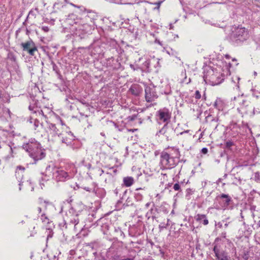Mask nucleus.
<instances>
[{
  "label": "nucleus",
  "instance_id": "f257e3e1",
  "mask_svg": "<svg viewBox=\"0 0 260 260\" xmlns=\"http://www.w3.org/2000/svg\"><path fill=\"white\" fill-rule=\"evenodd\" d=\"M45 173L46 176H52L57 182H64L71 178L67 172L54 166H47Z\"/></svg>",
  "mask_w": 260,
  "mask_h": 260
},
{
  "label": "nucleus",
  "instance_id": "f03ea898",
  "mask_svg": "<svg viewBox=\"0 0 260 260\" xmlns=\"http://www.w3.org/2000/svg\"><path fill=\"white\" fill-rule=\"evenodd\" d=\"M71 19H73L75 21L74 23H72L70 19H68L67 21L69 24L72 25L71 30L73 32V35L79 37L80 39L84 38V35L86 33V28L88 26L86 23H83L81 19L76 18L75 19V15L72 14L69 15Z\"/></svg>",
  "mask_w": 260,
  "mask_h": 260
},
{
  "label": "nucleus",
  "instance_id": "7ed1b4c3",
  "mask_svg": "<svg viewBox=\"0 0 260 260\" xmlns=\"http://www.w3.org/2000/svg\"><path fill=\"white\" fill-rule=\"evenodd\" d=\"M247 35V32L244 27H238L233 30L231 39L233 42L238 44L246 40Z\"/></svg>",
  "mask_w": 260,
  "mask_h": 260
},
{
  "label": "nucleus",
  "instance_id": "20e7f679",
  "mask_svg": "<svg viewBox=\"0 0 260 260\" xmlns=\"http://www.w3.org/2000/svg\"><path fill=\"white\" fill-rule=\"evenodd\" d=\"M160 161L162 166L166 168H172L175 166V162L173 157L167 152L163 151L160 155Z\"/></svg>",
  "mask_w": 260,
  "mask_h": 260
},
{
  "label": "nucleus",
  "instance_id": "39448f33",
  "mask_svg": "<svg viewBox=\"0 0 260 260\" xmlns=\"http://www.w3.org/2000/svg\"><path fill=\"white\" fill-rule=\"evenodd\" d=\"M20 45L24 51L27 52L31 56H34L35 52L38 51L37 46L31 40L24 43H22Z\"/></svg>",
  "mask_w": 260,
  "mask_h": 260
},
{
  "label": "nucleus",
  "instance_id": "423d86ee",
  "mask_svg": "<svg viewBox=\"0 0 260 260\" xmlns=\"http://www.w3.org/2000/svg\"><path fill=\"white\" fill-rule=\"evenodd\" d=\"M159 134L164 136L167 140H171L173 138L174 131L171 127H168L167 124H165L163 127L159 131L157 135L159 136Z\"/></svg>",
  "mask_w": 260,
  "mask_h": 260
},
{
  "label": "nucleus",
  "instance_id": "0eeeda50",
  "mask_svg": "<svg viewBox=\"0 0 260 260\" xmlns=\"http://www.w3.org/2000/svg\"><path fill=\"white\" fill-rule=\"evenodd\" d=\"M213 251L218 260H230V257L228 256V253L221 250L217 244L214 246Z\"/></svg>",
  "mask_w": 260,
  "mask_h": 260
},
{
  "label": "nucleus",
  "instance_id": "6e6552de",
  "mask_svg": "<svg viewBox=\"0 0 260 260\" xmlns=\"http://www.w3.org/2000/svg\"><path fill=\"white\" fill-rule=\"evenodd\" d=\"M145 99L147 102H151L154 101L158 97L153 88L146 87L145 89Z\"/></svg>",
  "mask_w": 260,
  "mask_h": 260
},
{
  "label": "nucleus",
  "instance_id": "1a4fd4ad",
  "mask_svg": "<svg viewBox=\"0 0 260 260\" xmlns=\"http://www.w3.org/2000/svg\"><path fill=\"white\" fill-rule=\"evenodd\" d=\"M171 113L167 108L160 109L157 112V116L159 120L163 122H167L171 118Z\"/></svg>",
  "mask_w": 260,
  "mask_h": 260
},
{
  "label": "nucleus",
  "instance_id": "9d476101",
  "mask_svg": "<svg viewBox=\"0 0 260 260\" xmlns=\"http://www.w3.org/2000/svg\"><path fill=\"white\" fill-rule=\"evenodd\" d=\"M234 101H237V102L241 106L240 108L243 110H245V113L248 114V111L246 110V108L249 105V102L245 99L243 95H239L237 98L235 97Z\"/></svg>",
  "mask_w": 260,
  "mask_h": 260
},
{
  "label": "nucleus",
  "instance_id": "9b49d317",
  "mask_svg": "<svg viewBox=\"0 0 260 260\" xmlns=\"http://www.w3.org/2000/svg\"><path fill=\"white\" fill-rule=\"evenodd\" d=\"M217 199L220 200L222 203V206L227 208L232 202V198L228 194L222 193L217 197Z\"/></svg>",
  "mask_w": 260,
  "mask_h": 260
},
{
  "label": "nucleus",
  "instance_id": "f8f14e48",
  "mask_svg": "<svg viewBox=\"0 0 260 260\" xmlns=\"http://www.w3.org/2000/svg\"><path fill=\"white\" fill-rule=\"evenodd\" d=\"M74 140L73 134L70 132H66L63 134L61 141L63 143L66 144L67 145L71 144L72 141Z\"/></svg>",
  "mask_w": 260,
  "mask_h": 260
},
{
  "label": "nucleus",
  "instance_id": "ddd939ff",
  "mask_svg": "<svg viewBox=\"0 0 260 260\" xmlns=\"http://www.w3.org/2000/svg\"><path fill=\"white\" fill-rule=\"evenodd\" d=\"M131 93L135 96H139L142 91V89L138 85H134L129 89Z\"/></svg>",
  "mask_w": 260,
  "mask_h": 260
},
{
  "label": "nucleus",
  "instance_id": "4468645a",
  "mask_svg": "<svg viewBox=\"0 0 260 260\" xmlns=\"http://www.w3.org/2000/svg\"><path fill=\"white\" fill-rule=\"evenodd\" d=\"M195 218L196 220L200 223L203 222V224L205 225H207L209 223L208 220L206 218V216L204 214H198Z\"/></svg>",
  "mask_w": 260,
  "mask_h": 260
},
{
  "label": "nucleus",
  "instance_id": "2eb2a0df",
  "mask_svg": "<svg viewBox=\"0 0 260 260\" xmlns=\"http://www.w3.org/2000/svg\"><path fill=\"white\" fill-rule=\"evenodd\" d=\"M79 220L77 217L76 218H74L73 219L71 220V222L72 224H74V229L76 231H80L81 229H82L81 226H79Z\"/></svg>",
  "mask_w": 260,
  "mask_h": 260
},
{
  "label": "nucleus",
  "instance_id": "dca6fc26",
  "mask_svg": "<svg viewBox=\"0 0 260 260\" xmlns=\"http://www.w3.org/2000/svg\"><path fill=\"white\" fill-rule=\"evenodd\" d=\"M124 184L127 186H131L134 183V179L132 177H126L123 178Z\"/></svg>",
  "mask_w": 260,
  "mask_h": 260
},
{
  "label": "nucleus",
  "instance_id": "f3484780",
  "mask_svg": "<svg viewBox=\"0 0 260 260\" xmlns=\"http://www.w3.org/2000/svg\"><path fill=\"white\" fill-rule=\"evenodd\" d=\"M49 128L50 129L52 130L56 134L58 135V136L60 135V134H59L58 133V129H57V128L55 124H50L49 125Z\"/></svg>",
  "mask_w": 260,
  "mask_h": 260
},
{
  "label": "nucleus",
  "instance_id": "a211bd4d",
  "mask_svg": "<svg viewBox=\"0 0 260 260\" xmlns=\"http://www.w3.org/2000/svg\"><path fill=\"white\" fill-rule=\"evenodd\" d=\"M41 220H42V222H43L45 223H48L49 222V219H48V217L45 214H43L41 215Z\"/></svg>",
  "mask_w": 260,
  "mask_h": 260
},
{
  "label": "nucleus",
  "instance_id": "6ab92c4d",
  "mask_svg": "<svg viewBox=\"0 0 260 260\" xmlns=\"http://www.w3.org/2000/svg\"><path fill=\"white\" fill-rule=\"evenodd\" d=\"M194 190H193L191 188H187L186 190V197H189L190 196V195L192 194V193L194 192Z\"/></svg>",
  "mask_w": 260,
  "mask_h": 260
},
{
  "label": "nucleus",
  "instance_id": "aec40b11",
  "mask_svg": "<svg viewBox=\"0 0 260 260\" xmlns=\"http://www.w3.org/2000/svg\"><path fill=\"white\" fill-rule=\"evenodd\" d=\"M234 145V143L231 141H227L225 143V148L229 150H231V147Z\"/></svg>",
  "mask_w": 260,
  "mask_h": 260
},
{
  "label": "nucleus",
  "instance_id": "412c9836",
  "mask_svg": "<svg viewBox=\"0 0 260 260\" xmlns=\"http://www.w3.org/2000/svg\"><path fill=\"white\" fill-rule=\"evenodd\" d=\"M221 101L219 99H217L215 101L213 106L214 107L216 108L219 109V104L221 103Z\"/></svg>",
  "mask_w": 260,
  "mask_h": 260
},
{
  "label": "nucleus",
  "instance_id": "4be33fe9",
  "mask_svg": "<svg viewBox=\"0 0 260 260\" xmlns=\"http://www.w3.org/2000/svg\"><path fill=\"white\" fill-rule=\"evenodd\" d=\"M137 116H138V114L137 115H133L132 116H129L127 117L126 119L127 120V121H128V122L133 121L137 118Z\"/></svg>",
  "mask_w": 260,
  "mask_h": 260
},
{
  "label": "nucleus",
  "instance_id": "5701e85b",
  "mask_svg": "<svg viewBox=\"0 0 260 260\" xmlns=\"http://www.w3.org/2000/svg\"><path fill=\"white\" fill-rule=\"evenodd\" d=\"M93 254L95 256L94 260H106V258L101 255L96 256L97 252H95L93 253Z\"/></svg>",
  "mask_w": 260,
  "mask_h": 260
},
{
  "label": "nucleus",
  "instance_id": "b1692460",
  "mask_svg": "<svg viewBox=\"0 0 260 260\" xmlns=\"http://www.w3.org/2000/svg\"><path fill=\"white\" fill-rule=\"evenodd\" d=\"M25 170V168L21 166H18L17 167L16 171V174H19V171H22L23 172Z\"/></svg>",
  "mask_w": 260,
  "mask_h": 260
},
{
  "label": "nucleus",
  "instance_id": "393cba45",
  "mask_svg": "<svg viewBox=\"0 0 260 260\" xmlns=\"http://www.w3.org/2000/svg\"><path fill=\"white\" fill-rule=\"evenodd\" d=\"M254 178L255 181L260 182V173L258 172L255 173L254 175Z\"/></svg>",
  "mask_w": 260,
  "mask_h": 260
},
{
  "label": "nucleus",
  "instance_id": "a878e982",
  "mask_svg": "<svg viewBox=\"0 0 260 260\" xmlns=\"http://www.w3.org/2000/svg\"><path fill=\"white\" fill-rule=\"evenodd\" d=\"M194 97L196 99L199 100L201 98V95L199 90H197L194 94Z\"/></svg>",
  "mask_w": 260,
  "mask_h": 260
},
{
  "label": "nucleus",
  "instance_id": "bb28decb",
  "mask_svg": "<svg viewBox=\"0 0 260 260\" xmlns=\"http://www.w3.org/2000/svg\"><path fill=\"white\" fill-rule=\"evenodd\" d=\"M45 156V154L44 152H41L40 157H38V156H36L35 157H34V158L36 160H39V159H41L42 158L44 157Z\"/></svg>",
  "mask_w": 260,
  "mask_h": 260
},
{
  "label": "nucleus",
  "instance_id": "cd10ccee",
  "mask_svg": "<svg viewBox=\"0 0 260 260\" xmlns=\"http://www.w3.org/2000/svg\"><path fill=\"white\" fill-rule=\"evenodd\" d=\"M115 232L117 233V235L122 236L123 234L119 228H115Z\"/></svg>",
  "mask_w": 260,
  "mask_h": 260
},
{
  "label": "nucleus",
  "instance_id": "c85d7f7f",
  "mask_svg": "<svg viewBox=\"0 0 260 260\" xmlns=\"http://www.w3.org/2000/svg\"><path fill=\"white\" fill-rule=\"evenodd\" d=\"M4 112L5 114H8L10 118L11 117V112H10V110L8 108H5L4 110Z\"/></svg>",
  "mask_w": 260,
  "mask_h": 260
},
{
  "label": "nucleus",
  "instance_id": "c756f323",
  "mask_svg": "<svg viewBox=\"0 0 260 260\" xmlns=\"http://www.w3.org/2000/svg\"><path fill=\"white\" fill-rule=\"evenodd\" d=\"M173 188L175 190H179L180 189V186L178 183H175L174 185Z\"/></svg>",
  "mask_w": 260,
  "mask_h": 260
},
{
  "label": "nucleus",
  "instance_id": "7c9ffc66",
  "mask_svg": "<svg viewBox=\"0 0 260 260\" xmlns=\"http://www.w3.org/2000/svg\"><path fill=\"white\" fill-rule=\"evenodd\" d=\"M163 2L162 1H159L157 3H155L154 5H157V7L155 9H159L160 6L161 4Z\"/></svg>",
  "mask_w": 260,
  "mask_h": 260
},
{
  "label": "nucleus",
  "instance_id": "2f4dec72",
  "mask_svg": "<svg viewBox=\"0 0 260 260\" xmlns=\"http://www.w3.org/2000/svg\"><path fill=\"white\" fill-rule=\"evenodd\" d=\"M208 149L207 148H203L201 150V152L203 154H206L208 153Z\"/></svg>",
  "mask_w": 260,
  "mask_h": 260
},
{
  "label": "nucleus",
  "instance_id": "473e14b6",
  "mask_svg": "<svg viewBox=\"0 0 260 260\" xmlns=\"http://www.w3.org/2000/svg\"><path fill=\"white\" fill-rule=\"evenodd\" d=\"M42 28L45 32H48L49 30V28L48 26H43Z\"/></svg>",
  "mask_w": 260,
  "mask_h": 260
},
{
  "label": "nucleus",
  "instance_id": "72a5a7b5",
  "mask_svg": "<svg viewBox=\"0 0 260 260\" xmlns=\"http://www.w3.org/2000/svg\"><path fill=\"white\" fill-rule=\"evenodd\" d=\"M149 64H150L149 60L146 61L144 63V65L146 67V68L147 69H149Z\"/></svg>",
  "mask_w": 260,
  "mask_h": 260
},
{
  "label": "nucleus",
  "instance_id": "f704fd0d",
  "mask_svg": "<svg viewBox=\"0 0 260 260\" xmlns=\"http://www.w3.org/2000/svg\"><path fill=\"white\" fill-rule=\"evenodd\" d=\"M102 227L103 228L107 229V231L109 230V226L108 224H105L102 226Z\"/></svg>",
  "mask_w": 260,
  "mask_h": 260
},
{
  "label": "nucleus",
  "instance_id": "c9c22d12",
  "mask_svg": "<svg viewBox=\"0 0 260 260\" xmlns=\"http://www.w3.org/2000/svg\"><path fill=\"white\" fill-rule=\"evenodd\" d=\"M221 181H222V179L221 178H219L216 182V183L218 185L219 184V183L221 182Z\"/></svg>",
  "mask_w": 260,
  "mask_h": 260
},
{
  "label": "nucleus",
  "instance_id": "e433bc0d",
  "mask_svg": "<svg viewBox=\"0 0 260 260\" xmlns=\"http://www.w3.org/2000/svg\"><path fill=\"white\" fill-rule=\"evenodd\" d=\"M130 67H131V68L132 69H133L134 71H135V70H136L137 69H136V68H135L134 65V64H130Z\"/></svg>",
  "mask_w": 260,
  "mask_h": 260
},
{
  "label": "nucleus",
  "instance_id": "4c0bfd02",
  "mask_svg": "<svg viewBox=\"0 0 260 260\" xmlns=\"http://www.w3.org/2000/svg\"><path fill=\"white\" fill-rule=\"evenodd\" d=\"M189 132V130H186V131H184V132H181V133H180V135H183V134H184V133H188Z\"/></svg>",
  "mask_w": 260,
  "mask_h": 260
},
{
  "label": "nucleus",
  "instance_id": "58836bf2",
  "mask_svg": "<svg viewBox=\"0 0 260 260\" xmlns=\"http://www.w3.org/2000/svg\"><path fill=\"white\" fill-rule=\"evenodd\" d=\"M37 210H38V212L40 213L42 211V209H41V207H38L37 208Z\"/></svg>",
  "mask_w": 260,
  "mask_h": 260
},
{
  "label": "nucleus",
  "instance_id": "ea45409f",
  "mask_svg": "<svg viewBox=\"0 0 260 260\" xmlns=\"http://www.w3.org/2000/svg\"><path fill=\"white\" fill-rule=\"evenodd\" d=\"M114 193L117 195L118 193V189L117 188H116L115 190H114Z\"/></svg>",
  "mask_w": 260,
  "mask_h": 260
},
{
  "label": "nucleus",
  "instance_id": "a19ab883",
  "mask_svg": "<svg viewBox=\"0 0 260 260\" xmlns=\"http://www.w3.org/2000/svg\"><path fill=\"white\" fill-rule=\"evenodd\" d=\"M182 75L186 76V71H185V70H184V72L183 71L182 72ZM186 78V76L185 77V78Z\"/></svg>",
  "mask_w": 260,
  "mask_h": 260
},
{
  "label": "nucleus",
  "instance_id": "79ce46f5",
  "mask_svg": "<svg viewBox=\"0 0 260 260\" xmlns=\"http://www.w3.org/2000/svg\"><path fill=\"white\" fill-rule=\"evenodd\" d=\"M225 58H227V59H229V58H230V57H230V55H229V54H226V55H225Z\"/></svg>",
  "mask_w": 260,
  "mask_h": 260
},
{
  "label": "nucleus",
  "instance_id": "37998d69",
  "mask_svg": "<svg viewBox=\"0 0 260 260\" xmlns=\"http://www.w3.org/2000/svg\"><path fill=\"white\" fill-rule=\"evenodd\" d=\"M228 176V174H224V175H223V178H226Z\"/></svg>",
  "mask_w": 260,
  "mask_h": 260
},
{
  "label": "nucleus",
  "instance_id": "c03bdc74",
  "mask_svg": "<svg viewBox=\"0 0 260 260\" xmlns=\"http://www.w3.org/2000/svg\"><path fill=\"white\" fill-rule=\"evenodd\" d=\"M111 123H112L113 125H114L115 126H117V124L116 123H115V122H112V121H110Z\"/></svg>",
  "mask_w": 260,
  "mask_h": 260
},
{
  "label": "nucleus",
  "instance_id": "a18cd8bd",
  "mask_svg": "<svg viewBox=\"0 0 260 260\" xmlns=\"http://www.w3.org/2000/svg\"><path fill=\"white\" fill-rule=\"evenodd\" d=\"M117 172V170H116V169H115V170H113V173H114L115 174H116Z\"/></svg>",
  "mask_w": 260,
  "mask_h": 260
},
{
  "label": "nucleus",
  "instance_id": "49530a36",
  "mask_svg": "<svg viewBox=\"0 0 260 260\" xmlns=\"http://www.w3.org/2000/svg\"><path fill=\"white\" fill-rule=\"evenodd\" d=\"M252 114H253V115L255 114V111H254V108L252 109Z\"/></svg>",
  "mask_w": 260,
  "mask_h": 260
},
{
  "label": "nucleus",
  "instance_id": "de8ad7c7",
  "mask_svg": "<svg viewBox=\"0 0 260 260\" xmlns=\"http://www.w3.org/2000/svg\"><path fill=\"white\" fill-rule=\"evenodd\" d=\"M2 94L1 91L0 90V99H2Z\"/></svg>",
  "mask_w": 260,
  "mask_h": 260
},
{
  "label": "nucleus",
  "instance_id": "09e8293b",
  "mask_svg": "<svg viewBox=\"0 0 260 260\" xmlns=\"http://www.w3.org/2000/svg\"><path fill=\"white\" fill-rule=\"evenodd\" d=\"M225 185V183H223L222 184V187H224Z\"/></svg>",
  "mask_w": 260,
  "mask_h": 260
},
{
  "label": "nucleus",
  "instance_id": "8fccbe9b",
  "mask_svg": "<svg viewBox=\"0 0 260 260\" xmlns=\"http://www.w3.org/2000/svg\"><path fill=\"white\" fill-rule=\"evenodd\" d=\"M149 203H147V204H146V206L147 207L149 206Z\"/></svg>",
  "mask_w": 260,
  "mask_h": 260
},
{
  "label": "nucleus",
  "instance_id": "3c124183",
  "mask_svg": "<svg viewBox=\"0 0 260 260\" xmlns=\"http://www.w3.org/2000/svg\"><path fill=\"white\" fill-rule=\"evenodd\" d=\"M139 120H140V123H142V121L141 120V118H140Z\"/></svg>",
  "mask_w": 260,
  "mask_h": 260
},
{
  "label": "nucleus",
  "instance_id": "603ef678",
  "mask_svg": "<svg viewBox=\"0 0 260 260\" xmlns=\"http://www.w3.org/2000/svg\"><path fill=\"white\" fill-rule=\"evenodd\" d=\"M101 173H104V171L103 170H101Z\"/></svg>",
  "mask_w": 260,
  "mask_h": 260
},
{
  "label": "nucleus",
  "instance_id": "864d4df0",
  "mask_svg": "<svg viewBox=\"0 0 260 260\" xmlns=\"http://www.w3.org/2000/svg\"><path fill=\"white\" fill-rule=\"evenodd\" d=\"M254 75H257L256 72H254Z\"/></svg>",
  "mask_w": 260,
  "mask_h": 260
},
{
  "label": "nucleus",
  "instance_id": "5fc2aeb1",
  "mask_svg": "<svg viewBox=\"0 0 260 260\" xmlns=\"http://www.w3.org/2000/svg\"><path fill=\"white\" fill-rule=\"evenodd\" d=\"M209 117H210V116H207V117H206V119H207L208 118H209Z\"/></svg>",
  "mask_w": 260,
  "mask_h": 260
},
{
  "label": "nucleus",
  "instance_id": "6e6d98bb",
  "mask_svg": "<svg viewBox=\"0 0 260 260\" xmlns=\"http://www.w3.org/2000/svg\"><path fill=\"white\" fill-rule=\"evenodd\" d=\"M233 61H234V60H236V59L234 58V59H233Z\"/></svg>",
  "mask_w": 260,
  "mask_h": 260
},
{
  "label": "nucleus",
  "instance_id": "4d7b16f0",
  "mask_svg": "<svg viewBox=\"0 0 260 260\" xmlns=\"http://www.w3.org/2000/svg\"><path fill=\"white\" fill-rule=\"evenodd\" d=\"M190 82V79H189V82Z\"/></svg>",
  "mask_w": 260,
  "mask_h": 260
}]
</instances>
